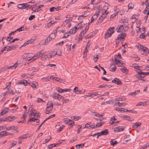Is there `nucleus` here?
<instances>
[{"instance_id": "nucleus-32", "label": "nucleus", "mask_w": 149, "mask_h": 149, "mask_svg": "<svg viewBox=\"0 0 149 149\" xmlns=\"http://www.w3.org/2000/svg\"><path fill=\"white\" fill-rule=\"evenodd\" d=\"M140 92L139 90H137V91H135V92H132L130 93V95H134L137 94L138 93Z\"/></svg>"}, {"instance_id": "nucleus-15", "label": "nucleus", "mask_w": 149, "mask_h": 149, "mask_svg": "<svg viewBox=\"0 0 149 149\" xmlns=\"http://www.w3.org/2000/svg\"><path fill=\"white\" fill-rule=\"evenodd\" d=\"M90 43L89 42H88L86 44V46L85 49V50L84 52V54H86L88 52V49H89L90 46Z\"/></svg>"}, {"instance_id": "nucleus-6", "label": "nucleus", "mask_w": 149, "mask_h": 149, "mask_svg": "<svg viewBox=\"0 0 149 149\" xmlns=\"http://www.w3.org/2000/svg\"><path fill=\"white\" fill-rule=\"evenodd\" d=\"M112 82L113 83H116L119 85H120L122 84L120 80L116 78L114 79V80L112 81Z\"/></svg>"}, {"instance_id": "nucleus-43", "label": "nucleus", "mask_w": 149, "mask_h": 149, "mask_svg": "<svg viewBox=\"0 0 149 149\" xmlns=\"http://www.w3.org/2000/svg\"><path fill=\"white\" fill-rule=\"evenodd\" d=\"M30 85H31L33 88H36V83H31V84H30Z\"/></svg>"}, {"instance_id": "nucleus-23", "label": "nucleus", "mask_w": 149, "mask_h": 149, "mask_svg": "<svg viewBox=\"0 0 149 149\" xmlns=\"http://www.w3.org/2000/svg\"><path fill=\"white\" fill-rule=\"evenodd\" d=\"M116 68L115 65H114L112 64L110 68V70L114 72L116 70Z\"/></svg>"}, {"instance_id": "nucleus-24", "label": "nucleus", "mask_w": 149, "mask_h": 149, "mask_svg": "<svg viewBox=\"0 0 149 149\" xmlns=\"http://www.w3.org/2000/svg\"><path fill=\"white\" fill-rule=\"evenodd\" d=\"M55 52V51H53L52 52V53L50 55H49V57H48L47 56V55H45V57H48V58H52V57L53 56H55V55L57 54V52H56V53L55 54H53V53H54V52Z\"/></svg>"}, {"instance_id": "nucleus-10", "label": "nucleus", "mask_w": 149, "mask_h": 149, "mask_svg": "<svg viewBox=\"0 0 149 149\" xmlns=\"http://www.w3.org/2000/svg\"><path fill=\"white\" fill-rule=\"evenodd\" d=\"M124 29L123 25H121L120 26H118L116 28V31L118 32H120L122 31Z\"/></svg>"}, {"instance_id": "nucleus-28", "label": "nucleus", "mask_w": 149, "mask_h": 149, "mask_svg": "<svg viewBox=\"0 0 149 149\" xmlns=\"http://www.w3.org/2000/svg\"><path fill=\"white\" fill-rule=\"evenodd\" d=\"M56 37V34L54 33H52L49 36V37L51 38V40L54 39Z\"/></svg>"}, {"instance_id": "nucleus-60", "label": "nucleus", "mask_w": 149, "mask_h": 149, "mask_svg": "<svg viewBox=\"0 0 149 149\" xmlns=\"http://www.w3.org/2000/svg\"><path fill=\"white\" fill-rule=\"evenodd\" d=\"M72 121V120H70V119H68L67 118H65V119L64 120V121L66 123H67L68 122H71Z\"/></svg>"}, {"instance_id": "nucleus-62", "label": "nucleus", "mask_w": 149, "mask_h": 149, "mask_svg": "<svg viewBox=\"0 0 149 149\" xmlns=\"http://www.w3.org/2000/svg\"><path fill=\"white\" fill-rule=\"evenodd\" d=\"M58 94H55V95H53L52 97L53 98L56 99H58Z\"/></svg>"}, {"instance_id": "nucleus-16", "label": "nucleus", "mask_w": 149, "mask_h": 149, "mask_svg": "<svg viewBox=\"0 0 149 149\" xmlns=\"http://www.w3.org/2000/svg\"><path fill=\"white\" fill-rule=\"evenodd\" d=\"M141 123L137 122L133 124L132 127L133 128H137L139 126H140L141 125Z\"/></svg>"}, {"instance_id": "nucleus-14", "label": "nucleus", "mask_w": 149, "mask_h": 149, "mask_svg": "<svg viewBox=\"0 0 149 149\" xmlns=\"http://www.w3.org/2000/svg\"><path fill=\"white\" fill-rule=\"evenodd\" d=\"M145 4L146 5V7L145 8V11H148L149 10V0H146Z\"/></svg>"}, {"instance_id": "nucleus-1", "label": "nucleus", "mask_w": 149, "mask_h": 149, "mask_svg": "<svg viewBox=\"0 0 149 149\" xmlns=\"http://www.w3.org/2000/svg\"><path fill=\"white\" fill-rule=\"evenodd\" d=\"M114 29V27H110L104 36V38L106 39L107 38L110 37L114 32V31H113Z\"/></svg>"}, {"instance_id": "nucleus-27", "label": "nucleus", "mask_w": 149, "mask_h": 149, "mask_svg": "<svg viewBox=\"0 0 149 149\" xmlns=\"http://www.w3.org/2000/svg\"><path fill=\"white\" fill-rule=\"evenodd\" d=\"M125 118L126 119L129 121H132L133 120V119H131L130 117V116H127V115H125L123 116V118Z\"/></svg>"}, {"instance_id": "nucleus-5", "label": "nucleus", "mask_w": 149, "mask_h": 149, "mask_svg": "<svg viewBox=\"0 0 149 149\" xmlns=\"http://www.w3.org/2000/svg\"><path fill=\"white\" fill-rule=\"evenodd\" d=\"M126 34L125 33H121L120 35H118V36L117 39V41H116V43L117 42V41L119 40H120L121 39H123L126 36Z\"/></svg>"}, {"instance_id": "nucleus-13", "label": "nucleus", "mask_w": 149, "mask_h": 149, "mask_svg": "<svg viewBox=\"0 0 149 149\" xmlns=\"http://www.w3.org/2000/svg\"><path fill=\"white\" fill-rule=\"evenodd\" d=\"M89 28V26L88 25H87L86 26V28L85 29V30H83L80 33V35L81 36H84L86 33L87 30H88Z\"/></svg>"}, {"instance_id": "nucleus-38", "label": "nucleus", "mask_w": 149, "mask_h": 149, "mask_svg": "<svg viewBox=\"0 0 149 149\" xmlns=\"http://www.w3.org/2000/svg\"><path fill=\"white\" fill-rule=\"evenodd\" d=\"M34 41V40L32 38L30 40H29L27 41L26 42L27 43V44H31Z\"/></svg>"}, {"instance_id": "nucleus-11", "label": "nucleus", "mask_w": 149, "mask_h": 149, "mask_svg": "<svg viewBox=\"0 0 149 149\" xmlns=\"http://www.w3.org/2000/svg\"><path fill=\"white\" fill-rule=\"evenodd\" d=\"M77 27L74 26L73 29H70L68 31L69 33L70 34H74L76 32V30L77 29Z\"/></svg>"}, {"instance_id": "nucleus-17", "label": "nucleus", "mask_w": 149, "mask_h": 149, "mask_svg": "<svg viewBox=\"0 0 149 149\" xmlns=\"http://www.w3.org/2000/svg\"><path fill=\"white\" fill-rule=\"evenodd\" d=\"M10 134L9 133H8V132H6V131H2L0 132V136L1 137H2L4 135L6 136Z\"/></svg>"}, {"instance_id": "nucleus-30", "label": "nucleus", "mask_w": 149, "mask_h": 149, "mask_svg": "<svg viewBox=\"0 0 149 149\" xmlns=\"http://www.w3.org/2000/svg\"><path fill=\"white\" fill-rule=\"evenodd\" d=\"M21 84L22 83L25 85H30V83H28L27 81L25 80H23V81L22 82Z\"/></svg>"}, {"instance_id": "nucleus-48", "label": "nucleus", "mask_w": 149, "mask_h": 149, "mask_svg": "<svg viewBox=\"0 0 149 149\" xmlns=\"http://www.w3.org/2000/svg\"><path fill=\"white\" fill-rule=\"evenodd\" d=\"M121 70L122 72L123 73L127 71L128 70L126 67H124L123 68L121 69Z\"/></svg>"}, {"instance_id": "nucleus-45", "label": "nucleus", "mask_w": 149, "mask_h": 149, "mask_svg": "<svg viewBox=\"0 0 149 149\" xmlns=\"http://www.w3.org/2000/svg\"><path fill=\"white\" fill-rule=\"evenodd\" d=\"M68 33H69L68 32V33H65L64 34V35L63 37L62 38H64L68 37L70 35L68 34Z\"/></svg>"}, {"instance_id": "nucleus-29", "label": "nucleus", "mask_w": 149, "mask_h": 149, "mask_svg": "<svg viewBox=\"0 0 149 149\" xmlns=\"http://www.w3.org/2000/svg\"><path fill=\"white\" fill-rule=\"evenodd\" d=\"M31 113L30 115H29V117H30L32 115H33V116H34V117H36V112H34L33 110V109L31 108Z\"/></svg>"}, {"instance_id": "nucleus-58", "label": "nucleus", "mask_w": 149, "mask_h": 149, "mask_svg": "<svg viewBox=\"0 0 149 149\" xmlns=\"http://www.w3.org/2000/svg\"><path fill=\"white\" fill-rule=\"evenodd\" d=\"M8 120L7 118H0V123L3 121H7Z\"/></svg>"}, {"instance_id": "nucleus-59", "label": "nucleus", "mask_w": 149, "mask_h": 149, "mask_svg": "<svg viewBox=\"0 0 149 149\" xmlns=\"http://www.w3.org/2000/svg\"><path fill=\"white\" fill-rule=\"evenodd\" d=\"M56 90L58 92L61 93L63 92V89L59 88H56Z\"/></svg>"}, {"instance_id": "nucleus-31", "label": "nucleus", "mask_w": 149, "mask_h": 149, "mask_svg": "<svg viewBox=\"0 0 149 149\" xmlns=\"http://www.w3.org/2000/svg\"><path fill=\"white\" fill-rule=\"evenodd\" d=\"M84 146V144L81 143L79 144H78L75 146V147L76 148H79L80 147L82 148Z\"/></svg>"}, {"instance_id": "nucleus-9", "label": "nucleus", "mask_w": 149, "mask_h": 149, "mask_svg": "<svg viewBox=\"0 0 149 149\" xmlns=\"http://www.w3.org/2000/svg\"><path fill=\"white\" fill-rule=\"evenodd\" d=\"M108 9V7L106 5L104 6L103 7L102 9V10L101 13H105V15H107L108 12L107 11V10Z\"/></svg>"}, {"instance_id": "nucleus-35", "label": "nucleus", "mask_w": 149, "mask_h": 149, "mask_svg": "<svg viewBox=\"0 0 149 149\" xmlns=\"http://www.w3.org/2000/svg\"><path fill=\"white\" fill-rule=\"evenodd\" d=\"M24 8H28L29 7V8H31L32 6H30V5H29L26 3H24Z\"/></svg>"}, {"instance_id": "nucleus-42", "label": "nucleus", "mask_w": 149, "mask_h": 149, "mask_svg": "<svg viewBox=\"0 0 149 149\" xmlns=\"http://www.w3.org/2000/svg\"><path fill=\"white\" fill-rule=\"evenodd\" d=\"M54 23V22L52 21L49 22L47 24V25H46V26L47 27L49 28V26H50L52 24H53Z\"/></svg>"}, {"instance_id": "nucleus-41", "label": "nucleus", "mask_w": 149, "mask_h": 149, "mask_svg": "<svg viewBox=\"0 0 149 149\" xmlns=\"http://www.w3.org/2000/svg\"><path fill=\"white\" fill-rule=\"evenodd\" d=\"M77 88H78V87H75L73 90L74 92V93H75V92H76L77 91L78 92H79V93L81 92V91L79 90H78L77 89Z\"/></svg>"}, {"instance_id": "nucleus-50", "label": "nucleus", "mask_w": 149, "mask_h": 149, "mask_svg": "<svg viewBox=\"0 0 149 149\" xmlns=\"http://www.w3.org/2000/svg\"><path fill=\"white\" fill-rule=\"evenodd\" d=\"M17 64L15 63L14 65L12 66H9L7 68L8 69L11 68H15L17 67Z\"/></svg>"}, {"instance_id": "nucleus-56", "label": "nucleus", "mask_w": 149, "mask_h": 149, "mask_svg": "<svg viewBox=\"0 0 149 149\" xmlns=\"http://www.w3.org/2000/svg\"><path fill=\"white\" fill-rule=\"evenodd\" d=\"M37 102L38 103L40 102H44V101L42 99L40 98H37Z\"/></svg>"}, {"instance_id": "nucleus-64", "label": "nucleus", "mask_w": 149, "mask_h": 149, "mask_svg": "<svg viewBox=\"0 0 149 149\" xmlns=\"http://www.w3.org/2000/svg\"><path fill=\"white\" fill-rule=\"evenodd\" d=\"M27 115V112H25L24 113L23 116L22 117V118L24 119V118L26 117V116Z\"/></svg>"}, {"instance_id": "nucleus-3", "label": "nucleus", "mask_w": 149, "mask_h": 149, "mask_svg": "<svg viewBox=\"0 0 149 149\" xmlns=\"http://www.w3.org/2000/svg\"><path fill=\"white\" fill-rule=\"evenodd\" d=\"M108 130L107 129L104 130L100 132H98V136L97 137V138L98 139L99 136L102 135H106L108 134Z\"/></svg>"}, {"instance_id": "nucleus-34", "label": "nucleus", "mask_w": 149, "mask_h": 149, "mask_svg": "<svg viewBox=\"0 0 149 149\" xmlns=\"http://www.w3.org/2000/svg\"><path fill=\"white\" fill-rule=\"evenodd\" d=\"M108 86L107 84H103L102 85H100L98 86L99 88H105L107 87Z\"/></svg>"}, {"instance_id": "nucleus-2", "label": "nucleus", "mask_w": 149, "mask_h": 149, "mask_svg": "<svg viewBox=\"0 0 149 149\" xmlns=\"http://www.w3.org/2000/svg\"><path fill=\"white\" fill-rule=\"evenodd\" d=\"M98 8V9L97 10V11L93 15V17H92V18H93L95 20L98 17L99 15V14L100 12V6H97V8Z\"/></svg>"}, {"instance_id": "nucleus-4", "label": "nucleus", "mask_w": 149, "mask_h": 149, "mask_svg": "<svg viewBox=\"0 0 149 149\" xmlns=\"http://www.w3.org/2000/svg\"><path fill=\"white\" fill-rule=\"evenodd\" d=\"M102 15L101 16V17H100L98 20V22H99L101 23L102 21L104 20V19L106 17L107 15H105V13H102Z\"/></svg>"}, {"instance_id": "nucleus-47", "label": "nucleus", "mask_w": 149, "mask_h": 149, "mask_svg": "<svg viewBox=\"0 0 149 149\" xmlns=\"http://www.w3.org/2000/svg\"><path fill=\"white\" fill-rule=\"evenodd\" d=\"M104 123L102 122L98 123L96 125V127L101 126L104 124Z\"/></svg>"}, {"instance_id": "nucleus-26", "label": "nucleus", "mask_w": 149, "mask_h": 149, "mask_svg": "<svg viewBox=\"0 0 149 149\" xmlns=\"http://www.w3.org/2000/svg\"><path fill=\"white\" fill-rule=\"evenodd\" d=\"M82 22H80L77 25V26H76V27H77V29H82V26H81Z\"/></svg>"}, {"instance_id": "nucleus-53", "label": "nucleus", "mask_w": 149, "mask_h": 149, "mask_svg": "<svg viewBox=\"0 0 149 149\" xmlns=\"http://www.w3.org/2000/svg\"><path fill=\"white\" fill-rule=\"evenodd\" d=\"M28 135V134H26L23 135L21 137V139L27 138V136Z\"/></svg>"}, {"instance_id": "nucleus-7", "label": "nucleus", "mask_w": 149, "mask_h": 149, "mask_svg": "<svg viewBox=\"0 0 149 149\" xmlns=\"http://www.w3.org/2000/svg\"><path fill=\"white\" fill-rule=\"evenodd\" d=\"M40 52H38L36 54H35L34 56H32V61H35L37 58L40 57V56H42Z\"/></svg>"}, {"instance_id": "nucleus-55", "label": "nucleus", "mask_w": 149, "mask_h": 149, "mask_svg": "<svg viewBox=\"0 0 149 149\" xmlns=\"http://www.w3.org/2000/svg\"><path fill=\"white\" fill-rule=\"evenodd\" d=\"M149 146V144H147L143 146L140 149H144L148 147Z\"/></svg>"}, {"instance_id": "nucleus-39", "label": "nucleus", "mask_w": 149, "mask_h": 149, "mask_svg": "<svg viewBox=\"0 0 149 149\" xmlns=\"http://www.w3.org/2000/svg\"><path fill=\"white\" fill-rule=\"evenodd\" d=\"M6 47H7L6 50L7 51H10L11 50L13 49V46H7Z\"/></svg>"}, {"instance_id": "nucleus-36", "label": "nucleus", "mask_w": 149, "mask_h": 149, "mask_svg": "<svg viewBox=\"0 0 149 149\" xmlns=\"http://www.w3.org/2000/svg\"><path fill=\"white\" fill-rule=\"evenodd\" d=\"M149 74V73L148 72H142V73H141V76L142 77H144L145 76L147 75H148Z\"/></svg>"}, {"instance_id": "nucleus-21", "label": "nucleus", "mask_w": 149, "mask_h": 149, "mask_svg": "<svg viewBox=\"0 0 149 149\" xmlns=\"http://www.w3.org/2000/svg\"><path fill=\"white\" fill-rule=\"evenodd\" d=\"M51 40V38L49 37L45 40V42L43 44L44 45H46L47 44L49 43Z\"/></svg>"}, {"instance_id": "nucleus-44", "label": "nucleus", "mask_w": 149, "mask_h": 149, "mask_svg": "<svg viewBox=\"0 0 149 149\" xmlns=\"http://www.w3.org/2000/svg\"><path fill=\"white\" fill-rule=\"evenodd\" d=\"M110 142L111 145L112 146H114L115 144L117 143H118L117 141H115L113 142L112 140L110 141Z\"/></svg>"}, {"instance_id": "nucleus-40", "label": "nucleus", "mask_w": 149, "mask_h": 149, "mask_svg": "<svg viewBox=\"0 0 149 149\" xmlns=\"http://www.w3.org/2000/svg\"><path fill=\"white\" fill-rule=\"evenodd\" d=\"M128 9H132L134 7V5L132 3H130L128 5Z\"/></svg>"}, {"instance_id": "nucleus-52", "label": "nucleus", "mask_w": 149, "mask_h": 149, "mask_svg": "<svg viewBox=\"0 0 149 149\" xmlns=\"http://www.w3.org/2000/svg\"><path fill=\"white\" fill-rule=\"evenodd\" d=\"M36 120H38V119H37L34 118H30V119L28 120V122H29V121H32L35 122V121Z\"/></svg>"}, {"instance_id": "nucleus-22", "label": "nucleus", "mask_w": 149, "mask_h": 149, "mask_svg": "<svg viewBox=\"0 0 149 149\" xmlns=\"http://www.w3.org/2000/svg\"><path fill=\"white\" fill-rule=\"evenodd\" d=\"M71 20L72 19H67L63 22V25L64 26H65L68 23H69L71 21Z\"/></svg>"}, {"instance_id": "nucleus-37", "label": "nucleus", "mask_w": 149, "mask_h": 149, "mask_svg": "<svg viewBox=\"0 0 149 149\" xmlns=\"http://www.w3.org/2000/svg\"><path fill=\"white\" fill-rule=\"evenodd\" d=\"M17 7L20 9H23L24 8V3L19 4L18 5Z\"/></svg>"}, {"instance_id": "nucleus-20", "label": "nucleus", "mask_w": 149, "mask_h": 149, "mask_svg": "<svg viewBox=\"0 0 149 149\" xmlns=\"http://www.w3.org/2000/svg\"><path fill=\"white\" fill-rule=\"evenodd\" d=\"M140 49L141 51H142L147 52V50H148V48L146 47H144L143 46L140 45Z\"/></svg>"}, {"instance_id": "nucleus-57", "label": "nucleus", "mask_w": 149, "mask_h": 149, "mask_svg": "<svg viewBox=\"0 0 149 149\" xmlns=\"http://www.w3.org/2000/svg\"><path fill=\"white\" fill-rule=\"evenodd\" d=\"M23 27H21L20 28L18 29H17L15 31H16V32L17 31H18L19 32L23 30H24V29H23Z\"/></svg>"}, {"instance_id": "nucleus-54", "label": "nucleus", "mask_w": 149, "mask_h": 149, "mask_svg": "<svg viewBox=\"0 0 149 149\" xmlns=\"http://www.w3.org/2000/svg\"><path fill=\"white\" fill-rule=\"evenodd\" d=\"M98 56H99L98 55H97L96 57H94L93 60L95 63H96L97 61V60L98 59Z\"/></svg>"}, {"instance_id": "nucleus-25", "label": "nucleus", "mask_w": 149, "mask_h": 149, "mask_svg": "<svg viewBox=\"0 0 149 149\" xmlns=\"http://www.w3.org/2000/svg\"><path fill=\"white\" fill-rule=\"evenodd\" d=\"M7 118L8 119V120H9V121H11L15 119L16 118L14 116H11L8 117Z\"/></svg>"}, {"instance_id": "nucleus-19", "label": "nucleus", "mask_w": 149, "mask_h": 149, "mask_svg": "<svg viewBox=\"0 0 149 149\" xmlns=\"http://www.w3.org/2000/svg\"><path fill=\"white\" fill-rule=\"evenodd\" d=\"M28 56L27 54H25L22 56V58L23 59L26 60H28L29 61L32 60V61L33 59H32V57L31 58L29 59Z\"/></svg>"}, {"instance_id": "nucleus-46", "label": "nucleus", "mask_w": 149, "mask_h": 149, "mask_svg": "<svg viewBox=\"0 0 149 149\" xmlns=\"http://www.w3.org/2000/svg\"><path fill=\"white\" fill-rule=\"evenodd\" d=\"M124 26V27H125V28H126L128 30V23L127 22H124V24L123 25Z\"/></svg>"}, {"instance_id": "nucleus-8", "label": "nucleus", "mask_w": 149, "mask_h": 149, "mask_svg": "<svg viewBox=\"0 0 149 149\" xmlns=\"http://www.w3.org/2000/svg\"><path fill=\"white\" fill-rule=\"evenodd\" d=\"M90 14V12L89 11H86L84 12V14L81 16H79L78 19H82V17H85L88 15Z\"/></svg>"}, {"instance_id": "nucleus-63", "label": "nucleus", "mask_w": 149, "mask_h": 149, "mask_svg": "<svg viewBox=\"0 0 149 149\" xmlns=\"http://www.w3.org/2000/svg\"><path fill=\"white\" fill-rule=\"evenodd\" d=\"M17 143V142L16 141H13L12 142V146H11V148L13 146H14L15 145H16V144Z\"/></svg>"}, {"instance_id": "nucleus-49", "label": "nucleus", "mask_w": 149, "mask_h": 149, "mask_svg": "<svg viewBox=\"0 0 149 149\" xmlns=\"http://www.w3.org/2000/svg\"><path fill=\"white\" fill-rule=\"evenodd\" d=\"M146 102H140L139 104H138V105L139 106H145L146 104Z\"/></svg>"}, {"instance_id": "nucleus-33", "label": "nucleus", "mask_w": 149, "mask_h": 149, "mask_svg": "<svg viewBox=\"0 0 149 149\" xmlns=\"http://www.w3.org/2000/svg\"><path fill=\"white\" fill-rule=\"evenodd\" d=\"M131 139L130 136H128L125 138V142H127L130 141Z\"/></svg>"}, {"instance_id": "nucleus-18", "label": "nucleus", "mask_w": 149, "mask_h": 149, "mask_svg": "<svg viewBox=\"0 0 149 149\" xmlns=\"http://www.w3.org/2000/svg\"><path fill=\"white\" fill-rule=\"evenodd\" d=\"M53 107V104L51 101H49L47 104V107L46 108L48 109L49 108H52Z\"/></svg>"}, {"instance_id": "nucleus-12", "label": "nucleus", "mask_w": 149, "mask_h": 149, "mask_svg": "<svg viewBox=\"0 0 149 149\" xmlns=\"http://www.w3.org/2000/svg\"><path fill=\"white\" fill-rule=\"evenodd\" d=\"M125 129L124 127H117L115 128L114 130V131H116L117 132L122 131Z\"/></svg>"}, {"instance_id": "nucleus-61", "label": "nucleus", "mask_w": 149, "mask_h": 149, "mask_svg": "<svg viewBox=\"0 0 149 149\" xmlns=\"http://www.w3.org/2000/svg\"><path fill=\"white\" fill-rule=\"evenodd\" d=\"M55 116V114H53L52 115H51L48 118H47L46 119L47 120L49 119H50V118H52L54 117Z\"/></svg>"}, {"instance_id": "nucleus-51", "label": "nucleus", "mask_w": 149, "mask_h": 149, "mask_svg": "<svg viewBox=\"0 0 149 149\" xmlns=\"http://www.w3.org/2000/svg\"><path fill=\"white\" fill-rule=\"evenodd\" d=\"M35 17V16L34 15H31L29 18V20L30 21L31 20Z\"/></svg>"}]
</instances>
